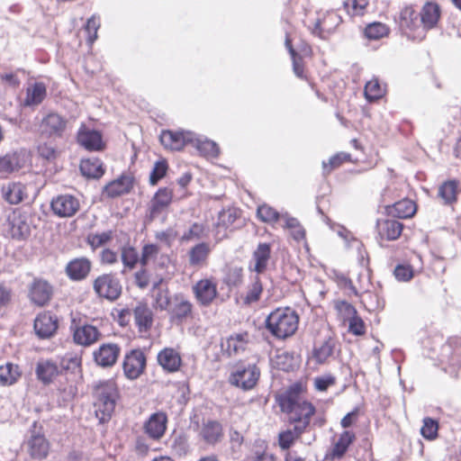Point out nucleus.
I'll use <instances>...</instances> for the list:
<instances>
[{
    "label": "nucleus",
    "instance_id": "obj_1",
    "mask_svg": "<svg viewBox=\"0 0 461 461\" xmlns=\"http://www.w3.org/2000/svg\"><path fill=\"white\" fill-rule=\"evenodd\" d=\"M307 393V382L301 380L290 384L278 398L281 411L288 414L289 423L305 430L317 411L315 405L305 398Z\"/></svg>",
    "mask_w": 461,
    "mask_h": 461
},
{
    "label": "nucleus",
    "instance_id": "obj_2",
    "mask_svg": "<svg viewBox=\"0 0 461 461\" xmlns=\"http://www.w3.org/2000/svg\"><path fill=\"white\" fill-rule=\"evenodd\" d=\"M92 395L95 417L101 423L108 422L121 397L116 380L110 378L97 382L93 386Z\"/></svg>",
    "mask_w": 461,
    "mask_h": 461
},
{
    "label": "nucleus",
    "instance_id": "obj_3",
    "mask_svg": "<svg viewBox=\"0 0 461 461\" xmlns=\"http://www.w3.org/2000/svg\"><path fill=\"white\" fill-rule=\"evenodd\" d=\"M299 322L300 316L294 309L279 306L267 316L265 328L275 339L285 340L296 333Z\"/></svg>",
    "mask_w": 461,
    "mask_h": 461
},
{
    "label": "nucleus",
    "instance_id": "obj_4",
    "mask_svg": "<svg viewBox=\"0 0 461 461\" xmlns=\"http://www.w3.org/2000/svg\"><path fill=\"white\" fill-rule=\"evenodd\" d=\"M260 375L261 371L257 364L240 359L230 366L228 382L234 387L250 391L258 385Z\"/></svg>",
    "mask_w": 461,
    "mask_h": 461
},
{
    "label": "nucleus",
    "instance_id": "obj_5",
    "mask_svg": "<svg viewBox=\"0 0 461 461\" xmlns=\"http://www.w3.org/2000/svg\"><path fill=\"white\" fill-rule=\"evenodd\" d=\"M398 26L401 32L413 41H421L427 36L420 14L413 5H405L401 9Z\"/></svg>",
    "mask_w": 461,
    "mask_h": 461
},
{
    "label": "nucleus",
    "instance_id": "obj_6",
    "mask_svg": "<svg viewBox=\"0 0 461 461\" xmlns=\"http://www.w3.org/2000/svg\"><path fill=\"white\" fill-rule=\"evenodd\" d=\"M341 23L340 16L335 11L316 12L315 18L304 21L311 32L321 39H327Z\"/></svg>",
    "mask_w": 461,
    "mask_h": 461
},
{
    "label": "nucleus",
    "instance_id": "obj_7",
    "mask_svg": "<svg viewBox=\"0 0 461 461\" xmlns=\"http://www.w3.org/2000/svg\"><path fill=\"white\" fill-rule=\"evenodd\" d=\"M93 290L95 295L108 302H115L122 294V285L115 273H104L93 280Z\"/></svg>",
    "mask_w": 461,
    "mask_h": 461
},
{
    "label": "nucleus",
    "instance_id": "obj_8",
    "mask_svg": "<svg viewBox=\"0 0 461 461\" xmlns=\"http://www.w3.org/2000/svg\"><path fill=\"white\" fill-rule=\"evenodd\" d=\"M68 120L57 112L47 113L38 125L41 137L49 140L62 139L68 130Z\"/></svg>",
    "mask_w": 461,
    "mask_h": 461
},
{
    "label": "nucleus",
    "instance_id": "obj_9",
    "mask_svg": "<svg viewBox=\"0 0 461 461\" xmlns=\"http://www.w3.org/2000/svg\"><path fill=\"white\" fill-rule=\"evenodd\" d=\"M148 357L142 348H132L125 352L122 368L124 376L128 380H137L146 373Z\"/></svg>",
    "mask_w": 461,
    "mask_h": 461
},
{
    "label": "nucleus",
    "instance_id": "obj_10",
    "mask_svg": "<svg viewBox=\"0 0 461 461\" xmlns=\"http://www.w3.org/2000/svg\"><path fill=\"white\" fill-rule=\"evenodd\" d=\"M69 330L73 342L84 348H88L97 343L102 338L101 330L89 323H80V320L72 318Z\"/></svg>",
    "mask_w": 461,
    "mask_h": 461
},
{
    "label": "nucleus",
    "instance_id": "obj_11",
    "mask_svg": "<svg viewBox=\"0 0 461 461\" xmlns=\"http://www.w3.org/2000/svg\"><path fill=\"white\" fill-rule=\"evenodd\" d=\"M53 295L54 286L47 279L34 277L28 286L27 297L37 307L49 305Z\"/></svg>",
    "mask_w": 461,
    "mask_h": 461
},
{
    "label": "nucleus",
    "instance_id": "obj_12",
    "mask_svg": "<svg viewBox=\"0 0 461 461\" xmlns=\"http://www.w3.org/2000/svg\"><path fill=\"white\" fill-rule=\"evenodd\" d=\"M169 321L172 324L182 325L194 317L193 303L184 294H175L172 303L167 310Z\"/></svg>",
    "mask_w": 461,
    "mask_h": 461
},
{
    "label": "nucleus",
    "instance_id": "obj_13",
    "mask_svg": "<svg viewBox=\"0 0 461 461\" xmlns=\"http://www.w3.org/2000/svg\"><path fill=\"white\" fill-rule=\"evenodd\" d=\"M59 328V316L50 310L40 312L33 321V330L35 335L41 339H49L53 338Z\"/></svg>",
    "mask_w": 461,
    "mask_h": 461
},
{
    "label": "nucleus",
    "instance_id": "obj_14",
    "mask_svg": "<svg viewBox=\"0 0 461 461\" xmlns=\"http://www.w3.org/2000/svg\"><path fill=\"white\" fill-rule=\"evenodd\" d=\"M174 200V190L170 187H159L151 197L146 217L149 221H154L160 214L167 212Z\"/></svg>",
    "mask_w": 461,
    "mask_h": 461
},
{
    "label": "nucleus",
    "instance_id": "obj_15",
    "mask_svg": "<svg viewBox=\"0 0 461 461\" xmlns=\"http://www.w3.org/2000/svg\"><path fill=\"white\" fill-rule=\"evenodd\" d=\"M192 293L200 306H210L219 294L216 279L211 276L198 280L192 286Z\"/></svg>",
    "mask_w": 461,
    "mask_h": 461
},
{
    "label": "nucleus",
    "instance_id": "obj_16",
    "mask_svg": "<svg viewBox=\"0 0 461 461\" xmlns=\"http://www.w3.org/2000/svg\"><path fill=\"white\" fill-rule=\"evenodd\" d=\"M404 227V224L396 219H378L375 222V239L381 246L384 242L398 240Z\"/></svg>",
    "mask_w": 461,
    "mask_h": 461
},
{
    "label": "nucleus",
    "instance_id": "obj_17",
    "mask_svg": "<svg viewBox=\"0 0 461 461\" xmlns=\"http://www.w3.org/2000/svg\"><path fill=\"white\" fill-rule=\"evenodd\" d=\"M162 146L169 150L180 151L194 141V134L184 130H163L159 136Z\"/></svg>",
    "mask_w": 461,
    "mask_h": 461
},
{
    "label": "nucleus",
    "instance_id": "obj_18",
    "mask_svg": "<svg viewBox=\"0 0 461 461\" xmlns=\"http://www.w3.org/2000/svg\"><path fill=\"white\" fill-rule=\"evenodd\" d=\"M134 185L135 177L132 173H122L104 185L103 194L108 198H116L131 193Z\"/></svg>",
    "mask_w": 461,
    "mask_h": 461
},
{
    "label": "nucleus",
    "instance_id": "obj_19",
    "mask_svg": "<svg viewBox=\"0 0 461 461\" xmlns=\"http://www.w3.org/2000/svg\"><path fill=\"white\" fill-rule=\"evenodd\" d=\"M158 365L167 374L179 372L184 365L181 352L172 347H165L158 352Z\"/></svg>",
    "mask_w": 461,
    "mask_h": 461
},
{
    "label": "nucleus",
    "instance_id": "obj_20",
    "mask_svg": "<svg viewBox=\"0 0 461 461\" xmlns=\"http://www.w3.org/2000/svg\"><path fill=\"white\" fill-rule=\"evenodd\" d=\"M168 417L165 411H159L152 413L143 424V431L149 438L158 441L166 434Z\"/></svg>",
    "mask_w": 461,
    "mask_h": 461
},
{
    "label": "nucleus",
    "instance_id": "obj_21",
    "mask_svg": "<svg viewBox=\"0 0 461 461\" xmlns=\"http://www.w3.org/2000/svg\"><path fill=\"white\" fill-rule=\"evenodd\" d=\"M50 208L55 215L61 218H69L79 211L80 203L72 194H59L52 199Z\"/></svg>",
    "mask_w": 461,
    "mask_h": 461
},
{
    "label": "nucleus",
    "instance_id": "obj_22",
    "mask_svg": "<svg viewBox=\"0 0 461 461\" xmlns=\"http://www.w3.org/2000/svg\"><path fill=\"white\" fill-rule=\"evenodd\" d=\"M8 233L13 240H25L31 234L26 216L20 210H14L7 218Z\"/></svg>",
    "mask_w": 461,
    "mask_h": 461
},
{
    "label": "nucleus",
    "instance_id": "obj_23",
    "mask_svg": "<svg viewBox=\"0 0 461 461\" xmlns=\"http://www.w3.org/2000/svg\"><path fill=\"white\" fill-rule=\"evenodd\" d=\"M77 141L88 151H103L106 147L102 133L85 125L79 128L77 133Z\"/></svg>",
    "mask_w": 461,
    "mask_h": 461
},
{
    "label": "nucleus",
    "instance_id": "obj_24",
    "mask_svg": "<svg viewBox=\"0 0 461 461\" xmlns=\"http://www.w3.org/2000/svg\"><path fill=\"white\" fill-rule=\"evenodd\" d=\"M121 354V348L116 343H104L93 352L95 362L102 367L115 365Z\"/></svg>",
    "mask_w": 461,
    "mask_h": 461
},
{
    "label": "nucleus",
    "instance_id": "obj_25",
    "mask_svg": "<svg viewBox=\"0 0 461 461\" xmlns=\"http://www.w3.org/2000/svg\"><path fill=\"white\" fill-rule=\"evenodd\" d=\"M241 217V211L235 207H228L221 210L217 218L214 225L217 234H221V237H227L226 232L234 230L237 226L236 222Z\"/></svg>",
    "mask_w": 461,
    "mask_h": 461
},
{
    "label": "nucleus",
    "instance_id": "obj_26",
    "mask_svg": "<svg viewBox=\"0 0 461 461\" xmlns=\"http://www.w3.org/2000/svg\"><path fill=\"white\" fill-rule=\"evenodd\" d=\"M2 198L11 205H17L28 197L27 186L22 182H8L0 189Z\"/></svg>",
    "mask_w": 461,
    "mask_h": 461
},
{
    "label": "nucleus",
    "instance_id": "obj_27",
    "mask_svg": "<svg viewBox=\"0 0 461 461\" xmlns=\"http://www.w3.org/2000/svg\"><path fill=\"white\" fill-rule=\"evenodd\" d=\"M272 255V245L267 242H260L252 253L253 265L249 266V269L257 275L263 274L267 271Z\"/></svg>",
    "mask_w": 461,
    "mask_h": 461
},
{
    "label": "nucleus",
    "instance_id": "obj_28",
    "mask_svg": "<svg viewBox=\"0 0 461 461\" xmlns=\"http://www.w3.org/2000/svg\"><path fill=\"white\" fill-rule=\"evenodd\" d=\"M357 436L356 433L352 430H344L339 436L338 438L333 442L330 452L328 454V457L330 460H340L342 459L350 446L356 441Z\"/></svg>",
    "mask_w": 461,
    "mask_h": 461
},
{
    "label": "nucleus",
    "instance_id": "obj_29",
    "mask_svg": "<svg viewBox=\"0 0 461 461\" xmlns=\"http://www.w3.org/2000/svg\"><path fill=\"white\" fill-rule=\"evenodd\" d=\"M92 269V262L86 257L76 258L68 261L65 267L68 277L72 281L86 279Z\"/></svg>",
    "mask_w": 461,
    "mask_h": 461
},
{
    "label": "nucleus",
    "instance_id": "obj_30",
    "mask_svg": "<svg viewBox=\"0 0 461 461\" xmlns=\"http://www.w3.org/2000/svg\"><path fill=\"white\" fill-rule=\"evenodd\" d=\"M419 14L427 33L438 27L441 19V8L437 2L427 1Z\"/></svg>",
    "mask_w": 461,
    "mask_h": 461
},
{
    "label": "nucleus",
    "instance_id": "obj_31",
    "mask_svg": "<svg viewBox=\"0 0 461 461\" xmlns=\"http://www.w3.org/2000/svg\"><path fill=\"white\" fill-rule=\"evenodd\" d=\"M417 203L409 198H403L385 206L387 215L397 219H411L417 212Z\"/></svg>",
    "mask_w": 461,
    "mask_h": 461
},
{
    "label": "nucleus",
    "instance_id": "obj_32",
    "mask_svg": "<svg viewBox=\"0 0 461 461\" xmlns=\"http://www.w3.org/2000/svg\"><path fill=\"white\" fill-rule=\"evenodd\" d=\"M168 261V256L160 253V247L158 244L147 243L142 246L140 265L148 266L153 262L159 267L165 268Z\"/></svg>",
    "mask_w": 461,
    "mask_h": 461
},
{
    "label": "nucleus",
    "instance_id": "obj_33",
    "mask_svg": "<svg viewBox=\"0 0 461 461\" xmlns=\"http://www.w3.org/2000/svg\"><path fill=\"white\" fill-rule=\"evenodd\" d=\"M135 325L140 333H148L154 322L152 310L146 303H140L133 309Z\"/></svg>",
    "mask_w": 461,
    "mask_h": 461
},
{
    "label": "nucleus",
    "instance_id": "obj_34",
    "mask_svg": "<svg viewBox=\"0 0 461 461\" xmlns=\"http://www.w3.org/2000/svg\"><path fill=\"white\" fill-rule=\"evenodd\" d=\"M27 451L33 459H44L50 452V442L43 434H32L26 442Z\"/></svg>",
    "mask_w": 461,
    "mask_h": 461
},
{
    "label": "nucleus",
    "instance_id": "obj_35",
    "mask_svg": "<svg viewBox=\"0 0 461 461\" xmlns=\"http://www.w3.org/2000/svg\"><path fill=\"white\" fill-rule=\"evenodd\" d=\"M249 341V333L243 331L229 336L221 343V347L229 356H235L244 352L248 348Z\"/></svg>",
    "mask_w": 461,
    "mask_h": 461
},
{
    "label": "nucleus",
    "instance_id": "obj_36",
    "mask_svg": "<svg viewBox=\"0 0 461 461\" xmlns=\"http://www.w3.org/2000/svg\"><path fill=\"white\" fill-rule=\"evenodd\" d=\"M461 193V183L458 179H448L444 181L438 189V196L446 205H452L458 200Z\"/></svg>",
    "mask_w": 461,
    "mask_h": 461
},
{
    "label": "nucleus",
    "instance_id": "obj_37",
    "mask_svg": "<svg viewBox=\"0 0 461 461\" xmlns=\"http://www.w3.org/2000/svg\"><path fill=\"white\" fill-rule=\"evenodd\" d=\"M337 340L333 336H328L319 344H315L312 349V357L318 365L327 363L328 359L333 355Z\"/></svg>",
    "mask_w": 461,
    "mask_h": 461
},
{
    "label": "nucleus",
    "instance_id": "obj_38",
    "mask_svg": "<svg viewBox=\"0 0 461 461\" xmlns=\"http://www.w3.org/2000/svg\"><path fill=\"white\" fill-rule=\"evenodd\" d=\"M79 169L84 176L94 179L101 178L105 173L104 163L98 158L81 159Z\"/></svg>",
    "mask_w": 461,
    "mask_h": 461
},
{
    "label": "nucleus",
    "instance_id": "obj_39",
    "mask_svg": "<svg viewBox=\"0 0 461 461\" xmlns=\"http://www.w3.org/2000/svg\"><path fill=\"white\" fill-rule=\"evenodd\" d=\"M357 158H353L350 153L340 151L332 155L327 161H322V172L323 175L329 176L334 170L339 168L345 164H356L357 163Z\"/></svg>",
    "mask_w": 461,
    "mask_h": 461
},
{
    "label": "nucleus",
    "instance_id": "obj_40",
    "mask_svg": "<svg viewBox=\"0 0 461 461\" xmlns=\"http://www.w3.org/2000/svg\"><path fill=\"white\" fill-rule=\"evenodd\" d=\"M211 250L207 242H200L194 245L188 251L189 265L195 267L206 266Z\"/></svg>",
    "mask_w": 461,
    "mask_h": 461
},
{
    "label": "nucleus",
    "instance_id": "obj_41",
    "mask_svg": "<svg viewBox=\"0 0 461 461\" xmlns=\"http://www.w3.org/2000/svg\"><path fill=\"white\" fill-rule=\"evenodd\" d=\"M23 372L19 365L6 362L0 366V386H12L22 377Z\"/></svg>",
    "mask_w": 461,
    "mask_h": 461
},
{
    "label": "nucleus",
    "instance_id": "obj_42",
    "mask_svg": "<svg viewBox=\"0 0 461 461\" xmlns=\"http://www.w3.org/2000/svg\"><path fill=\"white\" fill-rule=\"evenodd\" d=\"M305 431V429L295 425L293 429H287L280 431L277 437L279 448L285 452L292 451L291 447L302 438Z\"/></svg>",
    "mask_w": 461,
    "mask_h": 461
},
{
    "label": "nucleus",
    "instance_id": "obj_43",
    "mask_svg": "<svg viewBox=\"0 0 461 461\" xmlns=\"http://www.w3.org/2000/svg\"><path fill=\"white\" fill-rule=\"evenodd\" d=\"M202 438L209 445H215L223 437V429L217 420H208L203 424L200 431Z\"/></svg>",
    "mask_w": 461,
    "mask_h": 461
},
{
    "label": "nucleus",
    "instance_id": "obj_44",
    "mask_svg": "<svg viewBox=\"0 0 461 461\" xmlns=\"http://www.w3.org/2000/svg\"><path fill=\"white\" fill-rule=\"evenodd\" d=\"M47 96V87L42 82H35L26 89L23 100L24 106H36L41 104Z\"/></svg>",
    "mask_w": 461,
    "mask_h": 461
},
{
    "label": "nucleus",
    "instance_id": "obj_45",
    "mask_svg": "<svg viewBox=\"0 0 461 461\" xmlns=\"http://www.w3.org/2000/svg\"><path fill=\"white\" fill-rule=\"evenodd\" d=\"M36 153L43 164H51L57 161L61 151L51 140H45L36 146Z\"/></svg>",
    "mask_w": 461,
    "mask_h": 461
},
{
    "label": "nucleus",
    "instance_id": "obj_46",
    "mask_svg": "<svg viewBox=\"0 0 461 461\" xmlns=\"http://www.w3.org/2000/svg\"><path fill=\"white\" fill-rule=\"evenodd\" d=\"M23 164L19 152L12 151L0 156V175H10L20 170Z\"/></svg>",
    "mask_w": 461,
    "mask_h": 461
},
{
    "label": "nucleus",
    "instance_id": "obj_47",
    "mask_svg": "<svg viewBox=\"0 0 461 461\" xmlns=\"http://www.w3.org/2000/svg\"><path fill=\"white\" fill-rule=\"evenodd\" d=\"M263 283L261 278L257 275L251 283L247 286L244 295L241 297L245 305H251L258 303L263 294Z\"/></svg>",
    "mask_w": 461,
    "mask_h": 461
},
{
    "label": "nucleus",
    "instance_id": "obj_48",
    "mask_svg": "<svg viewBox=\"0 0 461 461\" xmlns=\"http://www.w3.org/2000/svg\"><path fill=\"white\" fill-rule=\"evenodd\" d=\"M170 450L174 456L178 457L187 456L191 451L187 435L184 432L173 433Z\"/></svg>",
    "mask_w": 461,
    "mask_h": 461
},
{
    "label": "nucleus",
    "instance_id": "obj_49",
    "mask_svg": "<svg viewBox=\"0 0 461 461\" xmlns=\"http://www.w3.org/2000/svg\"><path fill=\"white\" fill-rule=\"evenodd\" d=\"M285 47L292 57L293 70L295 76L301 79L308 80V74L303 59L296 52L293 46L292 40L288 36L285 39Z\"/></svg>",
    "mask_w": 461,
    "mask_h": 461
},
{
    "label": "nucleus",
    "instance_id": "obj_50",
    "mask_svg": "<svg viewBox=\"0 0 461 461\" xmlns=\"http://www.w3.org/2000/svg\"><path fill=\"white\" fill-rule=\"evenodd\" d=\"M386 94V85H382L378 78H372L366 82L364 95L368 102H375L383 98Z\"/></svg>",
    "mask_w": 461,
    "mask_h": 461
},
{
    "label": "nucleus",
    "instance_id": "obj_51",
    "mask_svg": "<svg viewBox=\"0 0 461 461\" xmlns=\"http://www.w3.org/2000/svg\"><path fill=\"white\" fill-rule=\"evenodd\" d=\"M140 255L137 249L131 245H124L121 248V260L124 271L133 270L140 263Z\"/></svg>",
    "mask_w": 461,
    "mask_h": 461
},
{
    "label": "nucleus",
    "instance_id": "obj_52",
    "mask_svg": "<svg viewBox=\"0 0 461 461\" xmlns=\"http://www.w3.org/2000/svg\"><path fill=\"white\" fill-rule=\"evenodd\" d=\"M390 33V27L381 22L368 23L364 29V36L370 41H378L387 37Z\"/></svg>",
    "mask_w": 461,
    "mask_h": 461
},
{
    "label": "nucleus",
    "instance_id": "obj_53",
    "mask_svg": "<svg viewBox=\"0 0 461 461\" xmlns=\"http://www.w3.org/2000/svg\"><path fill=\"white\" fill-rule=\"evenodd\" d=\"M369 5V0H346L344 9L351 18L362 17L366 14Z\"/></svg>",
    "mask_w": 461,
    "mask_h": 461
},
{
    "label": "nucleus",
    "instance_id": "obj_54",
    "mask_svg": "<svg viewBox=\"0 0 461 461\" xmlns=\"http://www.w3.org/2000/svg\"><path fill=\"white\" fill-rule=\"evenodd\" d=\"M36 374L40 380L49 383L58 375L59 368L55 363L44 361L37 365Z\"/></svg>",
    "mask_w": 461,
    "mask_h": 461
},
{
    "label": "nucleus",
    "instance_id": "obj_55",
    "mask_svg": "<svg viewBox=\"0 0 461 461\" xmlns=\"http://www.w3.org/2000/svg\"><path fill=\"white\" fill-rule=\"evenodd\" d=\"M271 363L275 369L286 373L294 371L295 367L293 356L286 352L276 354Z\"/></svg>",
    "mask_w": 461,
    "mask_h": 461
},
{
    "label": "nucleus",
    "instance_id": "obj_56",
    "mask_svg": "<svg viewBox=\"0 0 461 461\" xmlns=\"http://www.w3.org/2000/svg\"><path fill=\"white\" fill-rule=\"evenodd\" d=\"M257 217L262 222L274 224L279 221L280 214L275 208L265 203L258 207Z\"/></svg>",
    "mask_w": 461,
    "mask_h": 461
},
{
    "label": "nucleus",
    "instance_id": "obj_57",
    "mask_svg": "<svg viewBox=\"0 0 461 461\" xmlns=\"http://www.w3.org/2000/svg\"><path fill=\"white\" fill-rule=\"evenodd\" d=\"M113 239L112 230L104 231L101 233H89L86 237V243L93 250L103 247L109 243Z\"/></svg>",
    "mask_w": 461,
    "mask_h": 461
},
{
    "label": "nucleus",
    "instance_id": "obj_58",
    "mask_svg": "<svg viewBox=\"0 0 461 461\" xmlns=\"http://www.w3.org/2000/svg\"><path fill=\"white\" fill-rule=\"evenodd\" d=\"M438 422L429 417L423 419V425L420 428V434L428 440H435L438 437Z\"/></svg>",
    "mask_w": 461,
    "mask_h": 461
},
{
    "label": "nucleus",
    "instance_id": "obj_59",
    "mask_svg": "<svg viewBox=\"0 0 461 461\" xmlns=\"http://www.w3.org/2000/svg\"><path fill=\"white\" fill-rule=\"evenodd\" d=\"M243 268L240 267H229L223 278L228 287H238L243 282Z\"/></svg>",
    "mask_w": 461,
    "mask_h": 461
},
{
    "label": "nucleus",
    "instance_id": "obj_60",
    "mask_svg": "<svg viewBox=\"0 0 461 461\" xmlns=\"http://www.w3.org/2000/svg\"><path fill=\"white\" fill-rule=\"evenodd\" d=\"M151 280V274L148 266L140 265V268L133 274V284L141 290L149 287Z\"/></svg>",
    "mask_w": 461,
    "mask_h": 461
},
{
    "label": "nucleus",
    "instance_id": "obj_61",
    "mask_svg": "<svg viewBox=\"0 0 461 461\" xmlns=\"http://www.w3.org/2000/svg\"><path fill=\"white\" fill-rule=\"evenodd\" d=\"M168 164L166 159L156 161L149 175V184L151 185H156L162 178L166 176Z\"/></svg>",
    "mask_w": 461,
    "mask_h": 461
},
{
    "label": "nucleus",
    "instance_id": "obj_62",
    "mask_svg": "<svg viewBox=\"0 0 461 461\" xmlns=\"http://www.w3.org/2000/svg\"><path fill=\"white\" fill-rule=\"evenodd\" d=\"M101 26L100 17L94 14L86 22L84 29L87 33L86 41L92 45L98 38L97 32Z\"/></svg>",
    "mask_w": 461,
    "mask_h": 461
},
{
    "label": "nucleus",
    "instance_id": "obj_63",
    "mask_svg": "<svg viewBox=\"0 0 461 461\" xmlns=\"http://www.w3.org/2000/svg\"><path fill=\"white\" fill-rule=\"evenodd\" d=\"M335 310L344 322H347L358 314L357 309L347 301L335 302Z\"/></svg>",
    "mask_w": 461,
    "mask_h": 461
},
{
    "label": "nucleus",
    "instance_id": "obj_64",
    "mask_svg": "<svg viewBox=\"0 0 461 461\" xmlns=\"http://www.w3.org/2000/svg\"><path fill=\"white\" fill-rule=\"evenodd\" d=\"M348 328V331L357 337L365 336L366 333V325L364 320L357 314L354 318L347 321Z\"/></svg>",
    "mask_w": 461,
    "mask_h": 461
}]
</instances>
